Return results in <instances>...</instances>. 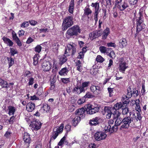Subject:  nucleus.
<instances>
[{"mask_svg":"<svg viewBox=\"0 0 148 148\" xmlns=\"http://www.w3.org/2000/svg\"><path fill=\"white\" fill-rule=\"evenodd\" d=\"M128 6L129 5L128 3V2L127 0H124L123 2L121 3V6L119 5L117 6V7L120 10L123 11L128 7Z\"/></svg>","mask_w":148,"mask_h":148,"instance_id":"nucleus-16","label":"nucleus"},{"mask_svg":"<svg viewBox=\"0 0 148 148\" xmlns=\"http://www.w3.org/2000/svg\"><path fill=\"white\" fill-rule=\"evenodd\" d=\"M91 6L94 7L95 8V13H99L100 11L99 10V5L98 3L96 2L95 3H92L91 5Z\"/></svg>","mask_w":148,"mask_h":148,"instance_id":"nucleus-24","label":"nucleus"},{"mask_svg":"<svg viewBox=\"0 0 148 148\" xmlns=\"http://www.w3.org/2000/svg\"><path fill=\"white\" fill-rule=\"evenodd\" d=\"M136 12L135 11L134 13V16L133 19V20L134 21L136 19V30L135 36V38L138 36L139 32L145 28V25L143 23V10L140 9L137 16H136Z\"/></svg>","mask_w":148,"mask_h":148,"instance_id":"nucleus-1","label":"nucleus"},{"mask_svg":"<svg viewBox=\"0 0 148 148\" xmlns=\"http://www.w3.org/2000/svg\"><path fill=\"white\" fill-rule=\"evenodd\" d=\"M74 6V0H71L69 6V11L71 14H72L73 12Z\"/></svg>","mask_w":148,"mask_h":148,"instance_id":"nucleus-27","label":"nucleus"},{"mask_svg":"<svg viewBox=\"0 0 148 148\" xmlns=\"http://www.w3.org/2000/svg\"><path fill=\"white\" fill-rule=\"evenodd\" d=\"M7 59L9 63V67H10L14 64V60L11 57H8Z\"/></svg>","mask_w":148,"mask_h":148,"instance_id":"nucleus-36","label":"nucleus"},{"mask_svg":"<svg viewBox=\"0 0 148 148\" xmlns=\"http://www.w3.org/2000/svg\"><path fill=\"white\" fill-rule=\"evenodd\" d=\"M71 126L70 125H66L65 128V130L67 132H68L71 130Z\"/></svg>","mask_w":148,"mask_h":148,"instance_id":"nucleus-58","label":"nucleus"},{"mask_svg":"<svg viewBox=\"0 0 148 148\" xmlns=\"http://www.w3.org/2000/svg\"><path fill=\"white\" fill-rule=\"evenodd\" d=\"M39 55H38L36 54L34 56L33 58V64L34 65H36L38 63V57H39Z\"/></svg>","mask_w":148,"mask_h":148,"instance_id":"nucleus-35","label":"nucleus"},{"mask_svg":"<svg viewBox=\"0 0 148 148\" xmlns=\"http://www.w3.org/2000/svg\"><path fill=\"white\" fill-rule=\"evenodd\" d=\"M12 35L13 40L15 41L18 38L16 34L14 31L12 32Z\"/></svg>","mask_w":148,"mask_h":148,"instance_id":"nucleus-51","label":"nucleus"},{"mask_svg":"<svg viewBox=\"0 0 148 148\" xmlns=\"http://www.w3.org/2000/svg\"><path fill=\"white\" fill-rule=\"evenodd\" d=\"M101 121V119L99 117H96L90 120L89 122L91 125H96L99 123Z\"/></svg>","mask_w":148,"mask_h":148,"instance_id":"nucleus-15","label":"nucleus"},{"mask_svg":"<svg viewBox=\"0 0 148 148\" xmlns=\"http://www.w3.org/2000/svg\"><path fill=\"white\" fill-rule=\"evenodd\" d=\"M114 89L113 88H108V90L109 92V96L110 97H112L114 95Z\"/></svg>","mask_w":148,"mask_h":148,"instance_id":"nucleus-39","label":"nucleus"},{"mask_svg":"<svg viewBox=\"0 0 148 148\" xmlns=\"http://www.w3.org/2000/svg\"><path fill=\"white\" fill-rule=\"evenodd\" d=\"M137 117H136V116L135 117V118L136 119V120H140L141 119V115L140 113V112H137L136 113Z\"/></svg>","mask_w":148,"mask_h":148,"instance_id":"nucleus-53","label":"nucleus"},{"mask_svg":"<svg viewBox=\"0 0 148 148\" xmlns=\"http://www.w3.org/2000/svg\"><path fill=\"white\" fill-rule=\"evenodd\" d=\"M55 128L53 129V131L54 132L53 133V135L51 137L50 142L51 141V140L52 139L53 140L55 139L59 134L58 132H57L56 130L55 131Z\"/></svg>","mask_w":148,"mask_h":148,"instance_id":"nucleus-34","label":"nucleus"},{"mask_svg":"<svg viewBox=\"0 0 148 148\" xmlns=\"http://www.w3.org/2000/svg\"><path fill=\"white\" fill-rule=\"evenodd\" d=\"M85 108H82L76 110L75 112V113L76 114L79 116V117L81 119H83L85 116Z\"/></svg>","mask_w":148,"mask_h":148,"instance_id":"nucleus-13","label":"nucleus"},{"mask_svg":"<svg viewBox=\"0 0 148 148\" xmlns=\"http://www.w3.org/2000/svg\"><path fill=\"white\" fill-rule=\"evenodd\" d=\"M91 91L95 94H99L101 93L102 88L99 86L92 85L90 87Z\"/></svg>","mask_w":148,"mask_h":148,"instance_id":"nucleus-11","label":"nucleus"},{"mask_svg":"<svg viewBox=\"0 0 148 148\" xmlns=\"http://www.w3.org/2000/svg\"><path fill=\"white\" fill-rule=\"evenodd\" d=\"M94 97V95L90 92H88L84 96L85 98H92Z\"/></svg>","mask_w":148,"mask_h":148,"instance_id":"nucleus-41","label":"nucleus"},{"mask_svg":"<svg viewBox=\"0 0 148 148\" xmlns=\"http://www.w3.org/2000/svg\"><path fill=\"white\" fill-rule=\"evenodd\" d=\"M132 112H130V115L126 116L123 119V124L121 127V128L127 129L128 128L130 124L133 121V119L131 117Z\"/></svg>","mask_w":148,"mask_h":148,"instance_id":"nucleus-5","label":"nucleus"},{"mask_svg":"<svg viewBox=\"0 0 148 148\" xmlns=\"http://www.w3.org/2000/svg\"><path fill=\"white\" fill-rule=\"evenodd\" d=\"M39 98L36 97L35 95H34L33 96L30 97V100H38Z\"/></svg>","mask_w":148,"mask_h":148,"instance_id":"nucleus-63","label":"nucleus"},{"mask_svg":"<svg viewBox=\"0 0 148 148\" xmlns=\"http://www.w3.org/2000/svg\"><path fill=\"white\" fill-rule=\"evenodd\" d=\"M61 81L63 83L66 84L70 82L69 78H62L61 79Z\"/></svg>","mask_w":148,"mask_h":148,"instance_id":"nucleus-44","label":"nucleus"},{"mask_svg":"<svg viewBox=\"0 0 148 148\" xmlns=\"http://www.w3.org/2000/svg\"><path fill=\"white\" fill-rule=\"evenodd\" d=\"M84 53L81 51L78 53L77 58L79 59L83 58L84 57Z\"/></svg>","mask_w":148,"mask_h":148,"instance_id":"nucleus-55","label":"nucleus"},{"mask_svg":"<svg viewBox=\"0 0 148 148\" xmlns=\"http://www.w3.org/2000/svg\"><path fill=\"white\" fill-rule=\"evenodd\" d=\"M42 68L45 71H47L51 69V64L47 60H44L42 64Z\"/></svg>","mask_w":148,"mask_h":148,"instance_id":"nucleus-9","label":"nucleus"},{"mask_svg":"<svg viewBox=\"0 0 148 148\" xmlns=\"http://www.w3.org/2000/svg\"><path fill=\"white\" fill-rule=\"evenodd\" d=\"M80 119L81 118L78 116L75 117L72 120L73 125L75 126L80 121Z\"/></svg>","mask_w":148,"mask_h":148,"instance_id":"nucleus-28","label":"nucleus"},{"mask_svg":"<svg viewBox=\"0 0 148 148\" xmlns=\"http://www.w3.org/2000/svg\"><path fill=\"white\" fill-rule=\"evenodd\" d=\"M68 70L67 68H64L62 69L59 72V74L61 75H66L68 72Z\"/></svg>","mask_w":148,"mask_h":148,"instance_id":"nucleus-30","label":"nucleus"},{"mask_svg":"<svg viewBox=\"0 0 148 148\" xmlns=\"http://www.w3.org/2000/svg\"><path fill=\"white\" fill-rule=\"evenodd\" d=\"M29 22L31 25L33 26H34L37 23V22L36 21L34 20L29 21Z\"/></svg>","mask_w":148,"mask_h":148,"instance_id":"nucleus-64","label":"nucleus"},{"mask_svg":"<svg viewBox=\"0 0 148 148\" xmlns=\"http://www.w3.org/2000/svg\"><path fill=\"white\" fill-rule=\"evenodd\" d=\"M8 109L9 110L8 114L10 115H14L15 111V109L14 107L10 106L8 107Z\"/></svg>","mask_w":148,"mask_h":148,"instance_id":"nucleus-29","label":"nucleus"},{"mask_svg":"<svg viewBox=\"0 0 148 148\" xmlns=\"http://www.w3.org/2000/svg\"><path fill=\"white\" fill-rule=\"evenodd\" d=\"M73 24V17L68 16L66 17L63 21L62 25V28L63 30H66L69 27L72 26Z\"/></svg>","mask_w":148,"mask_h":148,"instance_id":"nucleus-4","label":"nucleus"},{"mask_svg":"<svg viewBox=\"0 0 148 148\" xmlns=\"http://www.w3.org/2000/svg\"><path fill=\"white\" fill-rule=\"evenodd\" d=\"M124 107L122 108V113L123 115H125L127 114L128 112L130 113V111L129 110L128 108L127 107H125L124 108H123Z\"/></svg>","mask_w":148,"mask_h":148,"instance_id":"nucleus-38","label":"nucleus"},{"mask_svg":"<svg viewBox=\"0 0 148 148\" xmlns=\"http://www.w3.org/2000/svg\"><path fill=\"white\" fill-rule=\"evenodd\" d=\"M50 109L49 106L47 104L45 103L43 105V107L41 108L40 110L43 113L49 112Z\"/></svg>","mask_w":148,"mask_h":148,"instance_id":"nucleus-26","label":"nucleus"},{"mask_svg":"<svg viewBox=\"0 0 148 148\" xmlns=\"http://www.w3.org/2000/svg\"><path fill=\"white\" fill-rule=\"evenodd\" d=\"M107 135L104 132L101 131L97 132L94 135V138L97 141H99L105 139Z\"/></svg>","mask_w":148,"mask_h":148,"instance_id":"nucleus-8","label":"nucleus"},{"mask_svg":"<svg viewBox=\"0 0 148 148\" xmlns=\"http://www.w3.org/2000/svg\"><path fill=\"white\" fill-rule=\"evenodd\" d=\"M31 125L35 130H37L41 128L42 123L39 121H34L32 123Z\"/></svg>","mask_w":148,"mask_h":148,"instance_id":"nucleus-14","label":"nucleus"},{"mask_svg":"<svg viewBox=\"0 0 148 148\" xmlns=\"http://www.w3.org/2000/svg\"><path fill=\"white\" fill-rule=\"evenodd\" d=\"M99 49L102 53H106L111 58H112V55L114 54V52L111 48H107L103 46H101L99 47Z\"/></svg>","mask_w":148,"mask_h":148,"instance_id":"nucleus-7","label":"nucleus"},{"mask_svg":"<svg viewBox=\"0 0 148 148\" xmlns=\"http://www.w3.org/2000/svg\"><path fill=\"white\" fill-rule=\"evenodd\" d=\"M63 127V124H61L58 128L56 129V131L58 132L59 133H60L62 132Z\"/></svg>","mask_w":148,"mask_h":148,"instance_id":"nucleus-40","label":"nucleus"},{"mask_svg":"<svg viewBox=\"0 0 148 148\" xmlns=\"http://www.w3.org/2000/svg\"><path fill=\"white\" fill-rule=\"evenodd\" d=\"M96 60L98 62L101 63L105 60V59L100 55H98L97 57Z\"/></svg>","mask_w":148,"mask_h":148,"instance_id":"nucleus-37","label":"nucleus"},{"mask_svg":"<svg viewBox=\"0 0 148 148\" xmlns=\"http://www.w3.org/2000/svg\"><path fill=\"white\" fill-rule=\"evenodd\" d=\"M66 140V137L65 136H64L60 140L58 143V145L59 146H61Z\"/></svg>","mask_w":148,"mask_h":148,"instance_id":"nucleus-45","label":"nucleus"},{"mask_svg":"<svg viewBox=\"0 0 148 148\" xmlns=\"http://www.w3.org/2000/svg\"><path fill=\"white\" fill-rule=\"evenodd\" d=\"M121 113L118 112L117 114H115V113H113L115 119H116L115 121V125L116 126L119 125L121 123H123V119L120 117Z\"/></svg>","mask_w":148,"mask_h":148,"instance_id":"nucleus-10","label":"nucleus"},{"mask_svg":"<svg viewBox=\"0 0 148 148\" xmlns=\"http://www.w3.org/2000/svg\"><path fill=\"white\" fill-rule=\"evenodd\" d=\"M78 90H79L80 91L79 92H77V94H80L82 92H84L85 91V88L82 87V86H81L78 88Z\"/></svg>","mask_w":148,"mask_h":148,"instance_id":"nucleus-47","label":"nucleus"},{"mask_svg":"<svg viewBox=\"0 0 148 148\" xmlns=\"http://www.w3.org/2000/svg\"><path fill=\"white\" fill-rule=\"evenodd\" d=\"M26 108L27 111L32 112L35 108V105L32 102H29L27 104Z\"/></svg>","mask_w":148,"mask_h":148,"instance_id":"nucleus-17","label":"nucleus"},{"mask_svg":"<svg viewBox=\"0 0 148 148\" xmlns=\"http://www.w3.org/2000/svg\"><path fill=\"white\" fill-rule=\"evenodd\" d=\"M58 70V68L56 64L54 63L53 64V67H52V73H55Z\"/></svg>","mask_w":148,"mask_h":148,"instance_id":"nucleus-42","label":"nucleus"},{"mask_svg":"<svg viewBox=\"0 0 148 148\" xmlns=\"http://www.w3.org/2000/svg\"><path fill=\"white\" fill-rule=\"evenodd\" d=\"M10 52L12 56H14V54L17 53V51L14 50L13 48H10Z\"/></svg>","mask_w":148,"mask_h":148,"instance_id":"nucleus-56","label":"nucleus"},{"mask_svg":"<svg viewBox=\"0 0 148 148\" xmlns=\"http://www.w3.org/2000/svg\"><path fill=\"white\" fill-rule=\"evenodd\" d=\"M84 15L87 16L92 13V11L89 8H85L84 9Z\"/></svg>","mask_w":148,"mask_h":148,"instance_id":"nucleus-32","label":"nucleus"},{"mask_svg":"<svg viewBox=\"0 0 148 148\" xmlns=\"http://www.w3.org/2000/svg\"><path fill=\"white\" fill-rule=\"evenodd\" d=\"M67 49H66L65 51L64 54L71 53L72 55H74L76 52V46L73 43H70L67 45ZM69 54H67V56H69Z\"/></svg>","mask_w":148,"mask_h":148,"instance_id":"nucleus-6","label":"nucleus"},{"mask_svg":"<svg viewBox=\"0 0 148 148\" xmlns=\"http://www.w3.org/2000/svg\"><path fill=\"white\" fill-rule=\"evenodd\" d=\"M48 29L47 28H45L43 29H39V32L40 33H41L42 32H48Z\"/></svg>","mask_w":148,"mask_h":148,"instance_id":"nucleus-62","label":"nucleus"},{"mask_svg":"<svg viewBox=\"0 0 148 148\" xmlns=\"http://www.w3.org/2000/svg\"><path fill=\"white\" fill-rule=\"evenodd\" d=\"M90 84V82H85L82 83V86L85 88L87 87Z\"/></svg>","mask_w":148,"mask_h":148,"instance_id":"nucleus-52","label":"nucleus"},{"mask_svg":"<svg viewBox=\"0 0 148 148\" xmlns=\"http://www.w3.org/2000/svg\"><path fill=\"white\" fill-rule=\"evenodd\" d=\"M111 126L109 124L107 125L105 127V131L107 132H112V129H111Z\"/></svg>","mask_w":148,"mask_h":148,"instance_id":"nucleus-46","label":"nucleus"},{"mask_svg":"<svg viewBox=\"0 0 148 148\" xmlns=\"http://www.w3.org/2000/svg\"><path fill=\"white\" fill-rule=\"evenodd\" d=\"M41 47L40 45H38L35 48V51L38 53H39L41 50Z\"/></svg>","mask_w":148,"mask_h":148,"instance_id":"nucleus-49","label":"nucleus"},{"mask_svg":"<svg viewBox=\"0 0 148 148\" xmlns=\"http://www.w3.org/2000/svg\"><path fill=\"white\" fill-rule=\"evenodd\" d=\"M107 45L108 47H116V45L114 43H113L112 42H110L107 43Z\"/></svg>","mask_w":148,"mask_h":148,"instance_id":"nucleus-61","label":"nucleus"},{"mask_svg":"<svg viewBox=\"0 0 148 148\" xmlns=\"http://www.w3.org/2000/svg\"><path fill=\"white\" fill-rule=\"evenodd\" d=\"M92 105L90 104H88L86 108V111L88 114H89V112H90L91 110L92 109Z\"/></svg>","mask_w":148,"mask_h":148,"instance_id":"nucleus-43","label":"nucleus"},{"mask_svg":"<svg viewBox=\"0 0 148 148\" xmlns=\"http://www.w3.org/2000/svg\"><path fill=\"white\" fill-rule=\"evenodd\" d=\"M29 25L28 21H25L21 25V27L23 28L27 27Z\"/></svg>","mask_w":148,"mask_h":148,"instance_id":"nucleus-50","label":"nucleus"},{"mask_svg":"<svg viewBox=\"0 0 148 148\" xmlns=\"http://www.w3.org/2000/svg\"><path fill=\"white\" fill-rule=\"evenodd\" d=\"M59 64L60 65H62L65 62H66L67 60V57L64 55H60L59 56Z\"/></svg>","mask_w":148,"mask_h":148,"instance_id":"nucleus-20","label":"nucleus"},{"mask_svg":"<svg viewBox=\"0 0 148 148\" xmlns=\"http://www.w3.org/2000/svg\"><path fill=\"white\" fill-rule=\"evenodd\" d=\"M129 99L125 95L123 96L122 99L123 103L124 104H128L130 102Z\"/></svg>","mask_w":148,"mask_h":148,"instance_id":"nucleus-31","label":"nucleus"},{"mask_svg":"<svg viewBox=\"0 0 148 148\" xmlns=\"http://www.w3.org/2000/svg\"><path fill=\"white\" fill-rule=\"evenodd\" d=\"M99 110V108L98 107H96L92 108L90 112H89V114H92L98 112Z\"/></svg>","mask_w":148,"mask_h":148,"instance_id":"nucleus-33","label":"nucleus"},{"mask_svg":"<svg viewBox=\"0 0 148 148\" xmlns=\"http://www.w3.org/2000/svg\"><path fill=\"white\" fill-rule=\"evenodd\" d=\"M128 66L125 62H121L119 64L118 67L119 70L120 72L123 73H125L126 69L127 68Z\"/></svg>","mask_w":148,"mask_h":148,"instance_id":"nucleus-12","label":"nucleus"},{"mask_svg":"<svg viewBox=\"0 0 148 148\" xmlns=\"http://www.w3.org/2000/svg\"><path fill=\"white\" fill-rule=\"evenodd\" d=\"M2 39L4 43L10 47H12L13 44V42L9 38L3 36Z\"/></svg>","mask_w":148,"mask_h":148,"instance_id":"nucleus-19","label":"nucleus"},{"mask_svg":"<svg viewBox=\"0 0 148 148\" xmlns=\"http://www.w3.org/2000/svg\"><path fill=\"white\" fill-rule=\"evenodd\" d=\"M34 83V79L32 77H30L29 80L28 84L29 86L32 85Z\"/></svg>","mask_w":148,"mask_h":148,"instance_id":"nucleus-54","label":"nucleus"},{"mask_svg":"<svg viewBox=\"0 0 148 148\" xmlns=\"http://www.w3.org/2000/svg\"><path fill=\"white\" fill-rule=\"evenodd\" d=\"M102 34V32L101 30L95 31L93 32L91 34V37L93 39L98 37Z\"/></svg>","mask_w":148,"mask_h":148,"instance_id":"nucleus-18","label":"nucleus"},{"mask_svg":"<svg viewBox=\"0 0 148 148\" xmlns=\"http://www.w3.org/2000/svg\"><path fill=\"white\" fill-rule=\"evenodd\" d=\"M15 41L18 46L20 47L22 46V43L19 38L15 40Z\"/></svg>","mask_w":148,"mask_h":148,"instance_id":"nucleus-60","label":"nucleus"},{"mask_svg":"<svg viewBox=\"0 0 148 148\" xmlns=\"http://www.w3.org/2000/svg\"><path fill=\"white\" fill-rule=\"evenodd\" d=\"M56 77L55 76L53 77V78L52 79H51L50 81V85H55V83L56 82Z\"/></svg>","mask_w":148,"mask_h":148,"instance_id":"nucleus-48","label":"nucleus"},{"mask_svg":"<svg viewBox=\"0 0 148 148\" xmlns=\"http://www.w3.org/2000/svg\"><path fill=\"white\" fill-rule=\"evenodd\" d=\"M85 101L83 98L80 99L77 101V103L79 105H81L85 102Z\"/></svg>","mask_w":148,"mask_h":148,"instance_id":"nucleus-57","label":"nucleus"},{"mask_svg":"<svg viewBox=\"0 0 148 148\" xmlns=\"http://www.w3.org/2000/svg\"><path fill=\"white\" fill-rule=\"evenodd\" d=\"M123 107H124V106L121 102L115 104L111 110H110L109 107H105L104 109L105 112L104 114L106 115L107 118L110 119L112 114H113L114 113H115V114H117L119 112L117 111V110L122 108Z\"/></svg>","mask_w":148,"mask_h":148,"instance_id":"nucleus-2","label":"nucleus"},{"mask_svg":"<svg viewBox=\"0 0 148 148\" xmlns=\"http://www.w3.org/2000/svg\"><path fill=\"white\" fill-rule=\"evenodd\" d=\"M127 45V42L125 38L120 39L119 42V46L120 48H123Z\"/></svg>","mask_w":148,"mask_h":148,"instance_id":"nucleus-21","label":"nucleus"},{"mask_svg":"<svg viewBox=\"0 0 148 148\" xmlns=\"http://www.w3.org/2000/svg\"><path fill=\"white\" fill-rule=\"evenodd\" d=\"M110 33V29L108 27H107L103 31V32H102V34H103L102 37L103 39H106L108 34Z\"/></svg>","mask_w":148,"mask_h":148,"instance_id":"nucleus-22","label":"nucleus"},{"mask_svg":"<svg viewBox=\"0 0 148 148\" xmlns=\"http://www.w3.org/2000/svg\"><path fill=\"white\" fill-rule=\"evenodd\" d=\"M130 4L132 5H134L137 2L138 0H128Z\"/></svg>","mask_w":148,"mask_h":148,"instance_id":"nucleus-59","label":"nucleus"},{"mask_svg":"<svg viewBox=\"0 0 148 148\" xmlns=\"http://www.w3.org/2000/svg\"><path fill=\"white\" fill-rule=\"evenodd\" d=\"M0 84L2 88H7L9 87V85L8 82L1 78H0Z\"/></svg>","mask_w":148,"mask_h":148,"instance_id":"nucleus-25","label":"nucleus"},{"mask_svg":"<svg viewBox=\"0 0 148 148\" xmlns=\"http://www.w3.org/2000/svg\"><path fill=\"white\" fill-rule=\"evenodd\" d=\"M24 141L26 143L29 144L31 142V138L29 135L27 133H25L23 136Z\"/></svg>","mask_w":148,"mask_h":148,"instance_id":"nucleus-23","label":"nucleus"},{"mask_svg":"<svg viewBox=\"0 0 148 148\" xmlns=\"http://www.w3.org/2000/svg\"><path fill=\"white\" fill-rule=\"evenodd\" d=\"M80 32V29L79 26L75 25L67 30L66 35V37L68 39L73 36H77Z\"/></svg>","mask_w":148,"mask_h":148,"instance_id":"nucleus-3","label":"nucleus"}]
</instances>
